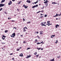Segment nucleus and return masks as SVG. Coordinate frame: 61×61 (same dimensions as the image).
I'll return each instance as SVG.
<instances>
[{"label": "nucleus", "mask_w": 61, "mask_h": 61, "mask_svg": "<svg viewBox=\"0 0 61 61\" xmlns=\"http://www.w3.org/2000/svg\"><path fill=\"white\" fill-rule=\"evenodd\" d=\"M47 23V24H49V25H50V23H49V22H48V23Z\"/></svg>", "instance_id": "obj_45"}, {"label": "nucleus", "mask_w": 61, "mask_h": 61, "mask_svg": "<svg viewBox=\"0 0 61 61\" xmlns=\"http://www.w3.org/2000/svg\"><path fill=\"white\" fill-rule=\"evenodd\" d=\"M40 11H39L38 12H37L36 14H38V13H40Z\"/></svg>", "instance_id": "obj_29"}, {"label": "nucleus", "mask_w": 61, "mask_h": 61, "mask_svg": "<svg viewBox=\"0 0 61 61\" xmlns=\"http://www.w3.org/2000/svg\"><path fill=\"white\" fill-rule=\"evenodd\" d=\"M8 30H5V33H7V32H8Z\"/></svg>", "instance_id": "obj_21"}, {"label": "nucleus", "mask_w": 61, "mask_h": 61, "mask_svg": "<svg viewBox=\"0 0 61 61\" xmlns=\"http://www.w3.org/2000/svg\"><path fill=\"white\" fill-rule=\"evenodd\" d=\"M12 1H13V2H14V1H15V0H12Z\"/></svg>", "instance_id": "obj_47"}, {"label": "nucleus", "mask_w": 61, "mask_h": 61, "mask_svg": "<svg viewBox=\"0 0 61 61\" xmlns=\"http://www.w3.org/2000/svg\"><path fill=\"white\" fill-rule=\"evenodd\" d=\"M31 23L30 22V21L28 22H27V24H28L29 23Z\"/></svg>", "instance_id": "obj_28"}, {"label": "nucleus", "mask_w": 61, "mask_h": 61, "mask_svg": "<svg viewBox=\"0 0 61 61\" xmlns=\"http://www.w3.org/2000/svg\"><path fill=\"white\" fill-rule=\"evenodd\" d=\"M5 5L4 4H0V7H3V6H5Z\"/></svg>", "instance_id": "obj_2"}, {"label": "nucleus", "mask_w": 61, "mask_h": 61, "mask_svg": "<svg viewBox=\"0 0 61 61\" xmlns=\"http://www.w3.org/2000/svg\"><path fill=\"white\" fill-rule=\"evenodd\" d=\"M47 2H48V1L47 0H46V1L44 2V3H48Z\"/></svg>", "instance_id": "obj_12"}, {"label": "nucleus", "mask_w": 61, "mask_h": 61, "mask_svg": "<svg viewBox=\"0 0 61 61\" xmlns=\"http://www.w3.org/2000/svg\"><path fill=\"white\" fill-rule=\"evenodd\" d=\"M35 41H36L35 42V43H37V41H38L37 40V39H36Z\"/></svg>", "instance_id": "obj_19"}, {"label": "nucleus", "mask_w": 61, "mask_h": 61, "mask_svg": "<svg viewBox=\"0 0 61 61\" xmlns=\"http://www.w3.org/2000/svg\"><path fill=\"white\" fill-rule=\"evenodd\" d=\"M31 56V55H29V56L28 55V56L26 57V58H28L29 57H30Z\"/></svg>", "instance_id": "obj_11"}, {"label": "nucleus", "mask_w": 61, "mask_h": 61, "mask_svg": "<svg viewBox=\"0 0 61 61\" xmlns=\"http://www.w3.org/2000/svg\"><path fill=\"white\" fill-rule=\"evenodd\" d=\"M26 2L29 3H31V2H30V0H27L26 1Z\"/></svg>", "instance_id": "obj_7"}, {"label": "nucleus", "mask_w": 61, "mask_h": 61, "mask_svg": "<svg viewBox=\"0 0 61 61\" xmlns=\"http://www.w3.org/2000/svg\"><path fill=\"white\" fill-rule=\"evenodd\" d=\"M43 32L42 31H41L40 32V35H42L43 34Z\"/></svg>", "instance_id": "obj_9"}, {"label": "nucleus", "mask_w": 61, "mask_h": 61, "mask_svg": "<svg viewBox=\"0 0 61 61\" xmlns=\"http://www.w3.org/2000/svg\"><path fill=\"white\" fill-rule=\"evenodd\" d=\"M5 1V0H2L1 1V3H3V2H4Z\"/></svg>", "instance_id": "obj_15"}, {"label": "nucleus", "mask_w": 61, "mask_h": 61, "mask_svg": "<svg viewBox=\"0 0 61 61\" xmlns=\"http://www.w3.org/2000/svg\"><path fill=\"white\" fill-rule=\"evenodd\" d=\"M15 36V33H13L12 34V35H11V37H13L14 38Z\"/></svg>", "instance_id": "obj_1"}, {"label": "nucleus", "mask_w": 61, "mask_h": 61, "mask_svg": "<svg viewBox=\"0 0 61 61\" xmlns=\"http://www.w3.org/2000/svg\"><path fill=\"white\" fill-rule=\"evenodd\" d=\"M17 51H19L20 50V49H17L16 50Z\"/></svg>", "instance_id": "obj_39"}, {"label": "nucleus", "mask_w": 61, "mask_h": 61, "mask_svg": "<svg viewBox=\"0 0 61 61\" xmlns=\"http://www.w3.org/2000/svg\"><path fill=\"white\" fill-rule=\"evenodd\" d=\"M46 25H47L48 26H49L50 25H52V24H47Z\"/></svg>", "instance_id": "obj_23"}, {"label": "nucleus", "mask_w": 61, "mask_h": 61, "mask_svg": "<svg viewBox=\"0 0 61 61\" xmlns=\"http://www.w3.org/2000/svg\"><path fill=\"white\" fill-rule=\"evenodd\" d=\"M61 15V14H60V16Z\"/></svg>", "instance_id": "obj_64"}, {"label": "nucleus", "mask_w": 61, "mask_h": 61, "mask_svg": "<svg viewBox=\"0 0 61 61\" xmlns=\"http://www.w3.org/2000/svg\"><path fill=\"white\" fill-rule=\"evenodd\" d=\"M34 54L35 55H36L37 54V52H36L35 53H34Z\"/></svg>", "instance_id": "obj_26"}, {"label": "nucleus", "mask_w": 61, "mask_h": 61, "mask_svg": "<svg viewBox=\"0 0 61 61\" xmlns=\"http://www.w3.org/2000/svg\"><path fill=\"white\" fill-rule=\"evenodd\" d=\"M46 16H47V15H45V17H46Z\"/></svg>", "instance_id": "obj_36"}, {"label": "nucleus", "mask_w": 61, "mask_h": 61, "mask_svg": "<svg viewBox=\"0 0 61 61\" xmlns=\"http://www.w3.org/2000/svg\"><path fill=\"white\" fill-rule=\"evenodd\" d=\"M37 34H38V32H37Z\"/></svg>", "instance_id": "obj_58"}, {"label": "nucleus", "mask_w": 61, "mask_h": 61, "mask_svg": "<svg viewBox=\"0 0 61 61\" xmlns=\"http://www.w3.org/2000/svg\"><path fill=\"white\" fill-rule=\"evenodd\" d=\"M27 29V27H25L23 29Z\"/></svg>", "instance_id": "obj_22"}, {"label": "nucleus", "mask_w": 61, "mask_h": 61, "mask_svg": "<svg viewBox=\"0 0 61 61\" xmlns=\"http://www.w3.org/2000/svg\"><path fill=\"white\" fill-rule=\"evenodd\" d=\"M60 16V14H56V15L55 16H54L53 17H56L57 16Z\"/></svg>", "instance_id": "obj_5"}, {"label": "nucleus", "mask_w": 61, "mask_h": 61, "mask_svg": "<svg viewBox=\"0 0 61 61\" xmlns=\"http://www.w3.org/2000/svg\"><path fill=\"white\" fill-rule=\"evenodd\" d=\"M5 37H6V36H4V35H2V38L3 40H4L5 39Z\"/></svg>", "instance_id": "obj_3"}, {"label": "nucleus", "mask_w": 61, "mask_h": 61, "mask_svg": "<svg viewBox=\"0 0 61 61\" xmlns=\"http://www.w3.org/2000/svg\"><path fill=\"white\" fill-rule=\"evenodd\" d=\"M34 3V4H36V2H35Z\"/></svg>", "instance_id": "obj_62"}, {"label": "nucleus", "mask_w": 61, "mask_h": 61, "mask_svg": "<svg viewBox=\"0 0 61 61\" xmlns=\"http://www.w3.org/2000/svg\"><path fill=\"white\" fill-rule=\"evenodd\" d=\"M40 12H41V13H43V12H44V11L42 10L41 11H40Z\"/></svg>", "instance_id": "obj_32"}, {"label": "nucleus", "mask_w": 61, "mask_h": 61, "mask_svg": "<svg viewBox=\"0 0 61 61\" xmlns=\"http://www.w3.org/2000/svg\"><path fill=\"white\" fill-rule=\"evenodd\" d=\"M12 59L13 60H14V58H13Z\"/></svg>", "instance_id": "obj_61"}, {"label": "nucleus", "mask_w": 61, "mask_h": 61, "mask_svg": "<svg viewBox=\"0 0 61 61\" xmlns=\"http://www.w3.org/2000/svg\"><path fill=\"white\" fill-rule=\"evenodd\" d=\"M41 25L42 26H43V24Z\"/></svg>", "instance_id": "obj_50"}, {"label": "nucleus", "mask_w": 61, "mask_h": 61, "mask_svg": "<svg viewBox=\"0 0 61 61\" xmlns=\"http://www.w3.org/2000/svg\"><path fill=\"white\" fill-rule=\"evenodd\" d=\"M23 6L25 8H27L28 7V6H25L24 5H23Z\"/></svg>", "instance_id": "obj_8"}, {"label": "nucleus", "mask_w": 61, "mask_h": 61, "mask_svg": "<svg viewBox=\"0 0 61 61\" xmlns=\"http://www.w3.org/2000/svg\"><path fill=\"white\" fill-rule=\"evenodd\" d=\"M38 0H37L36 1V2H35L36 3H38Z\"/></svg>", "instance_id": "obj_35"}, {"label": "nucleus", "mask_w": 61, "mask_h": 61, "mask_svg": "<svg viewBox=\"0 0 61 61\" xmlns=\"http://www.w3.org/2000/svg\"><path fill=\"white\" fill-rule=\"evenodd\" d=\"M10 55H13V53H11L10 54Z\"/></svg>", "instance_id": "obj_37"}, {"label": "nucleus", "mask_w": 61, "mask_h": 61, "mask_svg": "<svg viewBox=\"0 0 61 61\" xmlns=\"http://www.w3.org/2000/svg\"><path fill=\"white\" fill-rule=\"evenodd\" d=\"M30 49V48H27V50H28V49Z\"/></svg>", "instance_id": "obj_30"}, {"label": "nucleus", "mask_w": 61, "mask_h": 61, "mask_svg": "<svg viewBox=\"0 0 61 61\" xmlns=\"http://www.w3.org/2000/svg\"><path fill=\"white\" fill-rule=\"evenodd\" d=\"M43 23H43V22H42L41 23V25H42V24H43Z\"/></svg>", "instance_id": "obj_43"}, {"label": "nucleus", "mask_w": 61, "mask_h": 61, "mask_svg": "<svg viewBox=\"0 0 61 61\" xmlns=\"http://www.w3.org/2000/svg\"><path fill=\"white\" fill-rule=\"evenodd\" d=\"M52 4H57V3H56L55 2H52Z\"/></svg>", "instance_id": "obj_18"}, {"label": "nucleus", "mask_w": 61, "mask_h": 61, "mask_svg": "<svg viewBox=\"0 0 61 61\" xmlns=\"http://www.w3.org/2000/svg\"><path fill=\"white\" fill-rule=\"evenodd\" d=\"M41 15H43V14H41Z\"/></svg>", "instance_id": "obj_54"}, {"label": "nucleus", "mask_w": 61, "mask_h": 61, "mask_svg": "<svg viewBox=\"0 0 61 61\" xmlns=\"http://www.w3.org/2000/svg\"><path fill=\"white\" fill-rule=\"evenodd\" d=\"M38 6V5H35L33 6H32V8H35V7H36Z\"/></svg>", "instance_id": "obj_4"}, {"label": "nucleus", "mask_w": 61, "mask_h": 61, "mask_svg": "<svg viewBox=\"0 0 61 61\" xmlns=\"http://www.w3.org/2000/svg\"><path fill=\"white\" fill-rule=\"evenodd\" d=\"M19 56H23V54L21 53L20 54V55Z\"/></svg>", "instance_id": "obj_14"}, {"label": "nucleus", "mask_w": 61, "mask_h": 61, "mask_svg": "<svg viewBox=\"0 0 61 61\" xmlns=\"http://www.w3.org/2000/svg\"><path fill=\"white\" fill-rule=\"evenodd\" d=\"M17 10H18V11H19V10H18V9H17Z\"/></svg>", "instance_id": "obj_63"}, {"label": "nucleus", "mask_w": 61, "mask_h": 61, "mask_svg": "<svg viewBox=\"0 0 61 61\" xmlns=\"http://www.w3.org/2000/svg\"><path fill=\"white\" fill-rule=\"evenodd\" d=\"M20 49H21V48H22V47H20V48H19Z\"/></svg>", "instance_id": "obj_53"}, {"label": "nucleus", "mask_w": 61, "mask_h": 61, "mask_svg": "<svg viewBox=\"0 0 61 61\" xmlns=\"http://www.w3.org/2000/svg\"><path fill=\"white\" fill-rule=\"evenodd\" d=\"M56 41L57 42H58V41L56 40Z\"/></svg>", "instance_id": "obj_57"}, {"label": "nucleus", "mask_w": 61, "mask_h": 61, "mask_svg": "<svg viewBox=\"0 0 61 61\" xmlns=\"http://www.w3.org/2000/svg\"><path fill=\"white\" fill-rule=\"evenodd\" d=\"M54 58L53 59H51L50 60V61H55Z\"/></svg>", "instance_id": "obj_17"}, {"label": "nucleus", "mask_w": 61, "mask_h": 61, "mask_svg": "<svg viewBox=\"0 0 61 61\" xmlns=\"http://www.w3.org/2000/svg\"><path fill=\"white\" fill-rule=\"evenodd\" d=\"M2 10H3V8H1V9H0V11H1Z\"/></svg>", "instance_id": "obj_31"}, {"label": "nucleus", "mask_w": 61, "mask_h": 61, "mask_svg": "<svg viewBox=\"0 0 61 61\" xmlns=\"http://www.w3.org/2000/svg\"><path fill=\"white\" fill-rule=\"evenodd\" d=\"M11 21H12V22H14V20H11Z\"/></svg>", "instance_id": "obj_56"}, {"label": "nucleus", "mask_w": 61, "mask_h": 61, "mask_svg": "<svg viewBox=\"0 0 61 61\" xmlns=\"http://www.w3.org/2000/svg\"><path fill=\"white\" fill-rule=\"evenodd\" d=\"M1 44H5V43H3V42H2V43H1Z\"/></svg>", "instance_id": "obj_46"}, {"label": "nucleus", "mask_w": 61, "mask_h": 61, "mask_svg": "<svg viewBox=\"0 0 61 61\" xmlns=\"http://www.w3.org/2000/svg\"><path fill=\"white\" fill-rule=\"evenodd\" d=\"M17 34L18 35H19V34H20V33H18Z\"/></svg>", "instance_id": "obj_60"}, {"label": "nucleus", "mask_w": 61, "mask_h": 61, "mask_svg": "<svg viewBox=\"0 0 61 61\" xmlns=\"http://www.w3.org/2000/svg\"><path fill=\"white\" fill-rule=\"evenodd\" d=\"M11 18H8V19L9 20H10V19H11Z\"/></svg>", "instance_id": "obj_33"}, {"label": "nucleus", "mask_w": 61, "mask_h": 61, "mask_svg": "<svg viewBox=\"0 0 61 61\" xmlns=\"http://www.w3.org/2000/svg\"><path fill=\"white\" fill-rule=\"evenodd\" d=\"M22 1H19L17 3V4L18 5V4H20L21 2H22Z\"/></svg>", "instance_id": "obj_13"}, {"label": "nucleus", "mask_w": 61, "mask_h": 61, "mask_svg": "<svg viewBox=\"0 0 61 61\" xmlns=\"http://www.w3.org/2000/svg\"><path fill=\"white\" fill-rule=\"evenodd\" d=\"M12 4V1H10V2L8 4V5H11V4Z\"/></svg>", "instance_id": "obj_6"}, {"label": "nucleus", "mask_w": 61, "mask_h": 61, "mask_svg": "<svg viewBox=\"0 0 61 61\" xmlns=\"http://www.w3.org/2000/svg\"><path fill=\"white\" fill-rule=\"evenodd\" d=\"M55 36V35H54L51 36V38H53V37H54Z\"/></svg>", "instance_id": "obj_16"}, {"label": "nucleus", "mask_w": 61, "mask_h": 61, "mask_svg": "<svg viewBox=\"0 0 61 61\" xmlns=\"http://www.w3.org/2000/svg\"><path fill=\"white\" fill-rule=\"evenodd\" d=\"M36 57H38V56H39V55H36Z\"/></svg>", "instance_id": "obj_34"}, {"label": "nucleus", "mask_w": 61, "mask_h": 61, "mask_svg": "<svg viewBox=\"0 0 61 61\" xmlns=\"http://www.w3.org/2000/svg\"><path fill=\"white\" fill-rule=\"evenodd\" d=\"M41 18H42V17H43V16H41Z\"/></svg>", "instance_id": "obj_48"}, {"label": "nucleus", "mask_w": 61, "mask_h": 61, "mask_svg": "<svg viewBox=\"0 0 61 61\" xmlns=\"http://www.w3.org/2000/svg\"><path fill=\"white\" fill-rule=\"evenodd\" d=\"M47 23H50V21H48L47 22Z\"/></svg>", "instance_id": "obj_42"}, {"label": "nucleus", "mask_w": 61, "mask_h": 61, "mask_svg": "<svg viewBox=\"0 0 61 61\" xmlns=\"http://www.w3.org/2000/svg\"><path fill=\"white\" fill-rule=\"evenodd\" d=\"M48 3H45V4L46 5V6H47V5H48Z\"/></svg>", "instance_id": "obj_27"}, {"label": "nucleus", "mask_w": 61, "mask_h": 61, "mask_svg": "<svg viewBox=\"0 0 61 61\" xmlns=\"http://www.w3.org/2000/svg\"><path fill=\"white\" fill-rule=\"evenodd\" d=\"M23 43H24V44H25V43H26V42H25V41H23Z\"/></svg>", "instance_id": "obj_40"}, {"label": "nucleus", "mask_w": 61, "mask_h": 61, "mask_svg": "<svg viewBox=\"0 0 61 61\" xmlns=\"http://www.w3.org/2000/svg\"><path fill=\"white\" fill-rule=\"evenodd\" d=\"M39 5H41V4H39Z\"/></svg>", "instance_id": "obj_51"}, {"label": "nucleus", "mask_w": 61, "mask_h": 61, "mask_svg": "<svg viewBox=\"0 0 61 61\" xmlns=\"http://www.w3.org/2000/svg\"><path fill=\"white\" fill-rule=\"evenodd\" d=\"M23 36V35H20V36Z\"/></svg>", "instance_id": "obj_55"}, {"label": "nucleus", "mask_w": 61, "mask_h": 61, "mask_svg": "<svg viewBox=\"0 0 61 61\" xmlns=\"http://www.w3.org/2000/svg\"><path fill=\"white\" fill-rule=\"evenodd\" d=\"M55 43L56 44H57V42H55Z\"/></svg>", "instance_id": "obj_59"}, {"label": "nucleus", "mask_w": 61, "mask_h": 61, "mask_svg": "<svg viewBox=\"0 0 61 61\" xmlns=\"http://www.w3.org/2000/svg\"><path fill=\"white\" fill-rule=\"evenodd\" d=\"M43 41H42V42H41L40 43V44H43Z\"/></svg>", "instance_id": "obj_41"}, {"label": "nucleus", "mask_w": 61, "mask_h": 61, "mask_svg": "<svg viewBox=\"0 0 61 61\" xmlns=\"http://www.w3.org/2000/svg\"><path fill=\"white\" fill-rule=\"evenodd\" d=\"M23 21H25V19L24 18H23Z\"/></svg>", "instance_id": "obj_44"}, {"label": "nucleus", "mask_w": 61, "mask_h": 61, "mask_svg": "<svg viewBox=\"0 0 61 61\" xmlns=\"http://www.w3.org/2000/svg\"><path fill=\"white\" fill-rule=\"evenodd\" d=\"M43 48H41V50H43Z\"/></svg>", "instance_id": "obj_52"}, {"label": "nucleus", "mask_w": 61, "mask_h": 61, "mask_svg": "<svg viewBox=\"0 0 61 61\" xmlns=\"http://www.w3.org/2000/svg\"><path fill=\"white\" fill-rule=\"evenodd\" d=\"M23 32H25V31H26V30L25 29H24L23 30Z\"/></svg>", "instance_id": "obj_20"}, {"label": "nucleus", "mask_w": 61, "mask_h": 61, "mask_svg": "<svg viewBox=\"0 0 61 61\" xmlns=\"http://www.w3.org/2000/svg\"><path fill=\"white\" fill-rule=\"evenodd\" d=\"M43 26H45V24H43Z\"/></svg>", "instance_id": "obj_49"}, {"label": "nucleus", "mask_w": 61, "mask_h": 61, "mask_svg": "<svg viewBox=\"0 0 61 61\" xmlns=\"http://www.w3.org/2000/svg\"><path fill=\"white\" fill-rule=\"evenodd\" d=\"M41 48H37V49H38V50H40V49H41Z\"/></svg>", "instance_id": "obj_24"}, {"label": "nucleus", "mask_w": 61, "mask_h": 61, "mask_svg": "<svg viewBox=\"0 0 61 61\" xmlns=\"http://www.w3.org/2000/svg\"><path fill=\"white\" fill-rule=\"evenodd\" d=\"M41 44L40 43L38 42L36 44H37V45H39V44Z\"/></svg>", "instance_id": "obj_25"}, {"label": "nucleus", "mask_w": 61, "mask_h": 61, "mask_svg": "<svg viewBox=\"0 0 61 61\" xmlns=\"http://www.w3.org/2000/svg\"><path fill=\"white\" fill-rule=\"evenodd\" d=\"M59 26V25L58 24H57L55 25V27H56V28H57V27H58Z\"/></svg>", "instance_id": "obj_10"}, {"label": "nucleus", "mask_w": 61, "mask_h": 61, "mask_svg": "<svg viewBox=\"0 0 61 61\" xmlns=\"http://www.w3.org/2000/svg\"><path fill=\"white\" fill-rule=\"evenodd\" d=\"M37 37H38V38H39V39H40V37H39V36H37Z\"/></svg>", "instance_id": "obj_38"}]
</instances>
